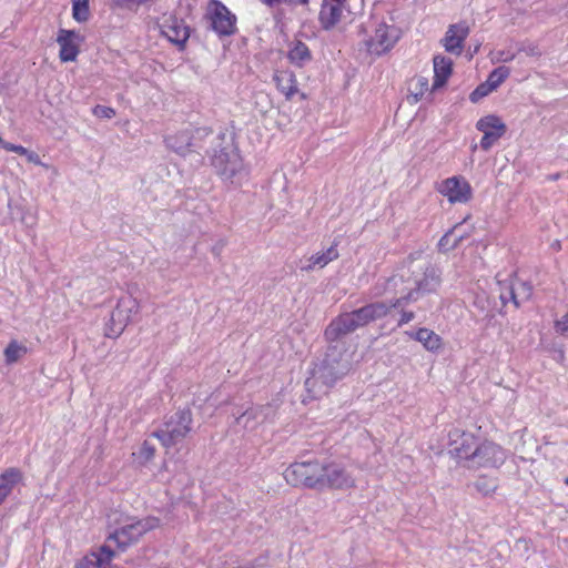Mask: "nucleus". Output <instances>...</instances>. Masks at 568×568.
<instances>
[{
  "instance_id": "obj_32",
  "label": "nucleus",
  "mask_w": 568,
  "mask_h": 568,
  "mask_svg": "<svg viewBox=\"0 0 568 568\" xmlns=\"http://www.w3.org/2000/svg\"><path fill=\"white\" fill-rule=\"evenodd\" d=\"M140 464L150 462L155 455V448L149 443L144 442L136 453H133Z\"/></svg>"
},
{
  "instance_id": "obj_27",
  "label": "nucleus",
  "mask_w": 568,
  "mask_h": 568,
  "mask_svg": "<svg viewBox=\"0 0 568 568\" xmlns=\"http://www.w3.org/2000/svg\"><path fill=\"white\" fill-rule=\"evenodd\" d=\"M8 152H14L21 156H24L26 160L29 162V163H32L34 165H39V166H42V168H45L48 169V165L44 164L39 154L32 150H29L22 145H18V144H13V143H10L8 150Z\"/></svg>"
},
{
  "instance_id": "obj_20",
  "label": "nucleus",
  "mask_w": 568,
  "mask_h": 568,
  "mask_svg": "<svg viewBox=\"0 0 568 568\" xmlns=\"http://www.w3.org/2000/svg\"><path fill=\"white\" fill-rule=\"evenodd\" d=\"M21 478L22 474L17 468H9L0 475V504L11 494Z\"/></svg>"
},
{
  "instance_id": "obj_17",
  "label": "nucleus",
  "mask_w": 568,
  "mask_h": 568,
  "mask_svg": "<svg viewBox=\"0 0 568 568\" xmlns=\"http://www.w3.org/2000/svg\"><path fill=\"white\" fill-rule=\"evenodd\" d=\"M274 81L278 91L284 94L287 100H291L298 93L296 78L290 71H277L274 75Z\"/></svg>"
},
{
  "instance_id": "obj_29",
  "label": "nucleus",
  "mask_w": 568,
  "mask_h": 568,
  "mask_svg": "<svg viewBox=\"0 0 568 568\" xmlns=\"http://www.w3.org/2000/svg\"><path fill=\"white\" fill-rule=\"evenodd\" d=\"M410 95L414 102H417L426 92L429 91L428 79L425 77H415L409 83Z\"/></svg>"
},
{
  "instance_id": "obj_9",
  "label": "nucleus",
  "mask_w": 568,
  "mask_h": 568,
  "mask_svg": "<svg viewBox=\"0 0 568 568\" xmlns=\"http://www.w3.org/2000/svg\"><path fill=\"white\" fill-rule=\"evenodd\" d=\"M212 165L219 175L232 183L239 182V178L244 173L242 158L233 148L215 153L212 156Z\"/></svg>"
},
{
  "instance_id": "obj_18",
  "label": "nucleus",
  "mask_w": 568,
  "mask_h": 568,
  "mask_svg": "<svg viewBox=\"0 0 568 568\" xmlns=\"http://www.w3.org/2000/svg\"><path fill=\"white\" fill-rule=\"evenodd\" d=\"M453 62L449 58L436 55L434 58L433 90L443 87L452 74Z\"/></svg>"
},
{
  "instance_id": "obj_15",
  "label": "nucleus",
  "mask_w": 568,
  "mask_h": 568,
  "mask_svg": "<svg viewBox=\"0 0 568 568\" xmlns=\"http://www.w3.org/2000/svg\"><path fill=\"white\" fill-rule=\"evenodd\" d=\"M468 33L469 28L465 22L450 26L443 39V44L446 51L454 54H460L463 50V43Z\"/></svg>"
},
{
  "instance_id": "obj_13",
  "label": "nucleus",
  "mask_w": 568,
  "mask_h": 568,
  "mask_svg": "<svg viewBox=\"0 0 568 568\" xmlns=\"http://www.w3.org/2000/svg\"><path fill=\"white\" fill-rule=\"evenodd\" d=\"M84 38L74 30L61 29L58 32L57 43L60 47L59 58L62 62L75 61Z\"/></svg>"
},
{
  "instance_id": "obj_45",
  "label": "nucleus",
  "mask_w": 568,
  "mask_h": 568,
  "mask_svg": "<svg viewBox=\"0 0 568 568\" xmlns=\"http://www.w3.org/2000/svg\"><path fill=\"white\" fill-rule=\"evenodd\" d=\"M565 483L568 485V477L565 479Z\"/></svg>"
},
{
  "instance_id": "obj_14",
  "label": "nucleus",
  "mask_w": 568,
  "mask_h": 568,
  "mask_svg": "<svg viewBox=\"0 0 568 568\" xmlns=\"http://www.w3.org/2000/svg\"><path fill=\"white\" fill-rule=\"evenodd\" d=\"M161 33L172 43L183 47L190 37L189 27L183 20L169 16L160 26Z\"/></svg>"
},
{
  "instance_id": "obj_31",
  "label": "nucleus",
  "mask_w": 568,
  "mask_h": 568,
  "mask_svg": "<svg viewBox=\"0 0 568 568\" xmlns=\"http://www.w3.org/2000/svg\"><path fill=\"white\" fill-rule=\"evenodd\" d=\"M509 74H510V70L508 68L498 67L489 73L486 81L496 91L498 89V87L509 77Z\"/></svg>"
},
{
  "instance_id": "obj_6",
  "label": "nucleus",
  "mask_w": 568,
  "mask_h": 568,
  "mask_svg": "<svg viewBox=\"0 0 568 568\" xmlns=\"http://www.w3.org/2000/svg\"><path fill=\"white\" fill-rule=\"evenodd\" d=\"M192 416L190 412H178L153 436L169 448L182 440L191 430Z\"/></svg>"
},
{
  "instance_id": "obj_25",
  "label": "nucleus",
  "mask_w": 568,
  "mask_h": 568,
  "mask_svg": "<svg viewBox=\"0 0 568 568\" xmlns=\"http://www.w3.org/2000/svg\"><path fill=\"white\" fill-rule=\"evenodd\" d=\"M531 294V287L521 281L515 282L509 287V298L515 303L516 306H519L520 302L529 298Z\"/></svg>"
},
{
  "instance_id": "obj_4",
  "label": "nucleus",
  "mask_w": 568,
  "mask_h": 568,
  "mask_svg": "<svg viewBox=\"0 0 568 568\" xmlns=\"http://www.w3.org/2000/svg\"><path fill=\"white\" fill-rule=\"evenodd\" d=\"M140 302L134 296L129 294L120 297L105 324L104 335L109 338L119 337L132 318L140 313Z\"/></svg>"
},
{
  "instance_id": "obj_33",
  "label": "nucleus",
  "mask_w": 568,
  "mask_h": 568,
  "mask_svg": "<svg viewBox=\"0 0 568 568\" xmlns=\"http://www.w3.org/2000/svg\"><path fill=\"white\" fill-rule=\"evenodd\" d=\"M495 90L493 89V87L487 82H483L480 83L469 95V100L473 102V103H477L479 102L481 99H484L485 97L489 95L491 92H494Z\"/></svg>"
},
{
  "instance_id": "obj_42",
  "label": "nucleus",
  "mask_w": 568,
  "mask_h": 568,
  "mask_svg": "<svg viewBox=\"0 0 568 568\" xmlns=\"http://www.w3.org/2000/svg\"><path fill=\"white\" fill-rule=\"evenodd\" d=\"M9 145H10V142L4 141V140L2 139V136L0 135V148H2L3 150H6V151H7V150H8V148H9Z\"/></svg>"
},
{
  "instance_id": "obj_36",
  "label": "nucleus",
  "mask_w": 568,
  "mask_h": 568,
  "mask_svg": "<svg viewBox=\"0 0 568 568\" xmlns=\"http://www.w3.org/2000/svg\"><path fill=\"white\" fill-rule=\"evenodd\" d=\"M556 332L568 336V312L555 323Z\"/></svg>"
},
{
  "instance_id": "obj_28",
  "label": "nucleus",
  "mask_w": 568,
  "mask_h": 568,
  "mask_svg": "<svg viewBox=\"0 0 568 568\" xmlns=\"http://www.w3.org/2000/svg\"><path fill=\"white\" fill-rule=\"evenodd\" d=\"M518 53V48L514 44H509L504 49H496L490 53V60L494 63H505L513 61Z\"/></svg>"
},
{
  "instance_id": "obj_22",
  "label": "nucleus",
  "mask_w": 568,
  "mask_h": 568,
  "mask_svg": "<svg viewBox=\"0 0 568 568\" xmlns=\"http://www.w3.org/2000/svg\"><path fill=\"white\" fill-rule=\"evenodd\" d=\"M336 257H337V251L334 247H329L326 251L317 252L316 254L312 255L307 260V263L302 266V270L308 272V271L314 270L315 267L322 268V267L326 266L329 262L335 260Z\"/></svg>"
},
{
  "instance_id": "obj_11",
  "label": "nucleus",
  "mask_w": 568,
  "mask_h": 568,
  "mask_svg": "<svg viewBox=\"0 0 568 568\" xmlns=\"http://www.w3.org/2000/svg\"><path fill=\"white\" fill-rule=\"evenodd\" d=\"M207 16L212 28L222 36H230L235 31L236 17L220 1L212 0L207 6Z\"/></svg>"
},
{
  "instance_id": "obj_34",
  "label": "nucleus",
  "mask_w": 568,
  "mask_h": 568,
  "mask_svg": "<svg viewBox=\"0 0 568 568\" xmlns=\"http://www.w3.org/2000/svg\"><path fill=\"white\" fill-rule=\"evenodd\" d=\"M475 486L479 493L489 495L497 488V481L494 478L480 477L477 479Z\"/></svg>"
},
{
  "instance_id": "obj_26",
  "label": "nucleus",
  "mask_w": 568,
  "mask_h": 568,
  "mask_svg": "<svg viewBox=\"0 0 568 568\" xmlns=\"http://www.w3.org/2000/svg\"><path fill=\"white\" fill-rule=\"evenodd\" d=\"M90 17V0H72V18L77 22L84 23Z\"/></svg>"
},
{
  "instance_id": "obj_41",
  "label": "nucleus",
  "mask_w": 568,
  "mask_h": 568,
  "mask_svg": "<svg viewBox=\"0 0 568 568\" xmlns=\"http://www.w3.org/2000/svg\"><path fill=\"white\" fill-rule=\"evenodd\" d=\"M101 113L104 116L111 118L114 114V111L112 109H109V108H101Z\"/></svg>"
},
{
  "instance_id": "obj_40",
  "label": "nucleus",
  "mask_w": 568,
  "mask_h": 568,
  "mask_svg": "<svg viewBox=\"0 0 568 568\" xmlns=\"http://www.w3.org/2000/svg\"><path fill=\"white\" fill-rule=\"evenodd\" d=\"M268 6H275L280 4L282 2H300V3H306L307 0H262Z\"/></svg>"
},
{
  "instance_id": "obj_44",
  "label": "nucleus",
  "mask_w": 568,
  "mask_h": 568,
  "mask_svg": "<svg viewBox=\"0 0 568 568\" xmlns=\"http://www.w3.org/2000/svg\"><path fill=\"white\" fill-rule=\"evenodd\" d=\"M500 298H501V301H503L504 303H506V302H507V297H506V295H505V294H501V295H500Z\"/></svg>"
},
{
  "instance_id": "obj_43",
  "label": "nucleus",
  "mask_w": 568,
  "mask_h": 568,
  "mask_svg": "<svg viewBox=\"0 0 568 568\" xmlns=\"http://www.w3.org/2000/svg\"><path fill=\"white\" fill-rule=\"evenodd\" d=\"M6 561V557L3 554H0V566H2Z\"/></svg>"
},
{
  "instance_id": "obj_38",
  "label": "nucleus",
  "mask_w": 568,
  "mask_h": 568,
  "mask_svg": "<svg viewBox=\"0 0 568 568\" xmlns=\"http://www.w3.org/2000/svg\"><path fill=\"white\" fill-rule=\"evenodd\" d=\"M255 416V410L254 409H251V410H247L245 412L240 418H239V423L240 424H243L245 427L248 426V419L251 417H254Z\"/></svg>"
},
{
  "instance_id": "obj_21",
  "label": "nucleus",
  "mask_w": 568,
  "mask_h": 568,
  "mask_svg": "<svg viewBox=\"0 0 568 568\" xmlns=\"http://www.w3.org/2000/svg\"><path fill=\"white\" fill-rule=\"evenodd\" d=\"M416 341L429 352H437L442 348L443 342L439 335L428 328H419L414 335Z\"/></svg>"
},
{
  "instance_id": "obj_35",
  "label": "nucleus",
  "mask_w": 568,
  "mask_h": 568,
  "mask_svg": "<svg viewBox=\"0 0 568 568\" xmlns=\"http://www.w3.org/2000/svg\"><path fill=\"white\" fill-rule=\"evenodd\" d=\"M74 568H95L93 551L78 560Z\"/></svg>"
},
{
  "instance_id": "obj_16",
  "label": "nucleus",
  "mask_w": 568,
  "mask_h": 568,
  "mask_svg": "<svg viewBox=\"0 0 568 568\" xmlns=\"http://www.w3.org/2000/svg\"><path fill=\"white\" fill-rule=\"evenodd\" d=\"M346 0H323L320 20L324 28L328 29L338 23L345 12Z\"/></svg>"
},
{
  "instance_id": "obj_37",
  "label": "nucleus",
  "mask_w": 568,
  "mask_h": 568,
  "mask_svg": "<svg viewBox=\"0 0 568 568\" xmlns=\"http://www.w3.org/2000/svg\"><path fill=\"white\" fill-rule=\"evenodd\" d=\"M519 51H524L527 55H531V57L540 55V51H539L538 47L535 44L523 45V47L518 48V52Z\"/></svg>"
},
{
  "instance_id": "obj_19",
  "label": "nucleus",
  "mask_w": 568,
  "mask_h": 568,
  "mask_svg": "<svg viewBox=\"0 0 568 568\" xmlns=\"http://www.w3.org/2000/svg\"><path fill=\"white\" fill-rule=\"evenodd\" d=\"M165 144L168 149L184 156L191 150V134L187 131L170 134L165 138Z\"/></svg>"
},
{
  "instance_id": "obj_30",
  "label": "nucleus",
  "mask_w": 568,
  "mask_h": 568,
  "mask_svg": "<svg viewBox=\"0 0 568 568\" xmlns=\"http://www.w3.org/2000/svg\"><path fill=\"white\" fill-rule=\"evenodd\" d=\"M95 568H110L114 551L109 546H102L93 551Z\"/></svg>"
},
{
  "instance_id": "obj_24",
  "label": "nucleus",
  "mask_w": 568,
  "mask_h": 568,
  "mask_svg": "<svg viewBox=\"0 0 568 568\" xmlns=\"http://www.w3.org/2000/svg\"><path fill=\"white\" fill-rule=\"evenodd\" d=\"M28 353V347L18 341H11L4 348V362L7 365H12L22 359Z\"/></svg>"
},
{
  "instance_id": "obj_2",
  "label": "nucleus",
  "mask_w": 568,
  "mask_h": 568,
  "mask_svg": "<svg viewBox=\"0 0 568 568\" xmlns=\"http://www.w3.org/2000/svg\"><path fill=\"white\" fill-rule=\"evenodd\" d=\"M448 437L449 454L464 467H497L505 460L503 448L493 442L480 440L475 435L459 429L452 430Z\"/></svg>"
},
{
  "instance_id": "obj_10",
  "label": "nucleus",
  "mask_w": 568,
  "mask_h": 568,
  "mask_svg": "<svg viewBox=\"0 0 568 568\" xmlns=\"http://www.w3.org/2000/svg\"><path fill=\"white\" fill-rule=\"evenodd\" d=\"M355 478L339 464H323V469L320 475L318 490L325 488L348 489L355 487Z\"/></svg>"
},
{
  "instance_id": "obj_3",
  "label": "nucleus",
  "mask_w": 568,
  "mask_h": 568,
  "mask_svg": "<svg viewBox=\"0 0 568 568\" xmlns=\"http://www.w3.org/2000/svg\"><path fill=\"white\" fill-rule=\"evenodd\" d=\"M364 43L371 54L382 55L394 48L402 37V30L392 18L372 17L363 27Z\"/></svg>"
},
{
  "instance_id": "obj_1",
  "label": "nucleus",
  "mask_w": 568,
  "mask_h": 568,
  "mask_svg": "<svg viewBox=\"0 0 568 568\" xmlns=\"http://www.w3.org/2000/svg\"><path fill=\"white\" fill-rule=\"evenodd\" d=\"M440 284L438 271L426 256H409L383 283L378 294L394 295L389 304L376 302L335 318L325 329L328 341H336L368 323L379 320L392 308L415 303L426 294L435 292Z\"/></svg>"
},
{
  "instance_id": "obj_5",
  "label": "nucleus",
  "mask_w": 568,
  "mask_h": 568,
  "mask_svg": "<svg viewBox=\"0 0 568 568\" xmlns=\"http://www.w3.org/2000/svg\"><path fill=\"white\" fill-rule=\"evenodd\" d=\"M323 464L316 460L294 463L284 470L283 476L285 481L294 487L318 489Z\"/></svg>"
},
{
  "instance_id": "obj_39",
  "label": "nucleus",
  "mask_w": 568,
  "mask_h": 568,
  "mask_svg": "<svg viewBox=\"0 0 568 568\" xmlns=\"http://www.w3.org/2000/svg\"><path fill=\"white\" fill-rule=\"evenodd\" d=\"M415 317L414 313L413 312H403L402 313V316H400V320L398 322V325L402 326L404 324H407L409 323L410 321H413Z\"/></svg>"
},
{
  "instance_id": "obj_12",
  "label": "nucleus",
  "mask_w": 568,
  "mask_h": 568,
  "mask_svg": "<svg viewBox=\"0 0 568 568\" xmlns=\"http://www.w3.org/2000/svg\"><path fill=\"white\" fill-rule=\"evenodd\" d=\"M437 191L449 203H467L473 196V190L468 181L463 176H452L442 181Z\"/></svg>"
},
{
  "instance_id": "obj_23",
  "label": "nucleus",
  "mask_w": 568,
  "mask_h": 568,
  "mask_svg": "<svg viewBox=\"0 0 568 568\" xmlns=\"http://www.w3.org/2000/svg\"><path fill=\"white\" fill-rule=\"evenodd\" d=\"M288 59L292 63L302 67L311 60L308 48L301 41H294L290 44Z\"/></svg>"
},
{
  "instance_id": "obj_7",
  "label": "nucleus",
  "mask_w": 568,
  "mask_h": 568,
  "mask_svg": "<svg viewBox=\"0 0 568 568\" xmlns=\"http://www.w3.org/2000/svg\"><path fill=\"white\" fill-rule=\"evenodd\" d=\"M475 126L483 136L479 144L471 145V151H475L478 146L485 152L489 151L507 132L504 120L494 113L479 118Z\"/></svg>"
},
{
  "instance_id": "obj_8",
  "label": "nucleus",
  "mask_w": 568,
  "mask_h": 568,
  "mask_svg": "<svg viewBox=\"0 0 568 568\" xmlns=\"http://www.w3.org/2000/svg\"><path fill=\"white\" fill-rule=\"evenodd\" d=\"M159 524L160 520L155 517L133 519L116 529L109 539L124 549L129 545L138 541L145 532L156 528Z\"/></svg>"
}]
</instances>
